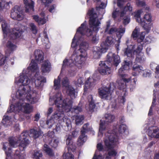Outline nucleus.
Returning <instances> with one entry per match:
<instances>
[{
    "mask_svg": "<svg viewBox=\"0 0 159 159\" xmlns=\"http://www.w3.org/2000/svg\"><path fill=\"white\" fill-rule=\"evenodd\" d=\"M66 93L71 98H75V90L71 86H69L66 88Z\"/></svg>",
    "mask_w": 159,
    "mask_h": 159,
    "instance_id": "a878e982",
    "label": "nucleus"
},
{
    "mask_svg": "<svg viewBox=\"0 0 159 159\" xmlns=\"http://www.w3.org/2000/svg\"><path fill=\"white\" fill-rule=\"evenodd\" d=\"M97 149L99 151H102L103 149V145L101 143H98L97 146Z\"/></svg>",
    "mask_w": 159,
    "mask_h": 159,
    "instance_id": "13d9d810",
    "label": "nucleus"
},
{
    "mask_svg": "<svg viewBox=\"0 0 159 159\" xmlns=\"http://www.w3.org/2000/svg\"><path fill=\"white\" fill-rule=\"evenodd\" d=\"M156 142L155 141H152L151 142L148 144V147L149 148H151L154 144H155Z\"/></svg>",
    "mask_w": 159,
    "mask_h": 159,
    "instance_id": "338daca9",
    "label": "nucleus"
},
{
    "mask_svg": "<svg viewBox=\"0 0 159 159\" xmlns=\"http://www.w3.org/2000/svg\"><path fill=\"white\" fill-rule=\"evenodd\" d=\"M89 47L88 43L82 40L79 45V49L76 51L75 50L72 55L71 62L72 61L73 63L75 62L79 64H82L86 55V51Z\"/></svg>",
    "mask_w": 159,
    "mask_h": 159,
    "instance_id": "423d86ee",
    "label": "nucleus"
},
{
    "mask_svg": "<svg viewBox=\"0 0 159 159\" xmlns=\"http://www.w3.org/2000/svg\"><path fill=\"white\" fill-rule=\"evenodd\" d=\"M92 159H103V157L102 155L99 154L97 156L95 154Z\"/></svg>",
    "mask_w": 159,
    "mask_h": 159,
    "instance_id": "680f3d73",
    "label": "nucleus"
},
{
    "mask_svg": "<svg viewBox=\"0 0 159 159\" xmlns=\"http://www.w3.org/2000/svg\"><path fill=\"white\" fill-rule=\"evenodd\" d=\"M118 130L119 134H123L124 133H128V129L127 126L124 124H121L118 126Z\"/></svg>",
    "mask_w": 159,
    "mask_h": 159,
    "instance_id": "c85d7f7f",
    "label": "nucleus"
},
{
    "mask_svg": "<svg viewBox=\"0 0 159 159\" xmlns=\"http://www.w3.org/2000/svg\"><path fill=\"white\" fill-rule=\"evenodd\" d=\"M88 101L89 105V110L92 111L96 107L95 103V100L93 99V96L91 95H89L88 96Z\"/></svg>",
    "mask_w": 159,
    "mask_h": 159,
    "instance_id": "bb28decb",
    "label": "nucleus"
},
{
    "mask_svg": "<svg viewBox=\"0 0 159 159\" xmlns=\"http://www.w3.org/2000/svg\"><path fill=\"white\" fill-rule=\"evenodd\" d=\"M54 132L53 131H49L48 132V136L50 138H52L54 137Z\"/></svg>",
    "mask_w": 159,
    "mask_h": 159,
    "instance_id": "bf43d9fd",
    "label": "nucleus"
},
{
    "mask_svg": "<svg viewBox=\"0 0 159 159\" xmlns=\"http://www.w3.org/2000/svg\"><path fill=\"white\" fill-rule=\"evenodd\" d=\"M107 61L113 62L114 66L116 67L120 62V57L111 52H109L107 56Z\"/></svg>",
    "mask_w": 159,
    "mask_h": 159,
    "instance_id": "dca6fc26",
    "label": "nucleus"
},
{
    "mask_svg": "<svg viewBox=\"0 0 159 159\" xmlns=\"http://www.w3.org/2000/svg\"><path fill=\"white\" fill-rule=\"evenodd\" d=\"M130 21V17L129 16H125L123 18V23L126 25L129 23Z\"/></svg>",
    "mask_w": 159,
    "mask_h": 159,
    "instance_id": "3c124183",
    "label": "nucleus"
},
{
    "mask_svg": "<svg viewBox=\"0 0 159 159\" xmlns=\"http://www.w3.org/2000/svg\"><path fill=\"white\" fill-rule=\"evenodd\" d=\"M59 143L58 139H53V141L50 143V144L52 148H55L57 147Z\"/></svg>",
    "mask_w": 159,
    "mask_h": 159,
    "instance_id": "79ce46f5",
    "label": "nucleus"
},
{
    "mask_svg": "<svg viewBox=\"0 0 159 159\" xmlns=\"http://www.w3.org/2000/svg\"><path fill=\"white\" fill-rule=\"evenodd\" d=\"M11 17L13 19L20 20L22 19L23 15L22 11L18 6H15L11 10Z\"/></svg>",
    "mask_w": 159,
    "mask_h": 159,
    "instance_id": "4468645a",
    "label": "nucleus"
},
{
    "mask_svg": "<svg viewBox=\"0 0 159 159\" xmlns=\"http://www.w3.org/2000/svg\"><path fill=\"white\" fill-rule=\"evenodd\" d=\"M33 19L37 22L38 23L40 18H39L38 16L37 15H34L33 16Z\"/></svg>",
    "mask_w": 159,
    "mask_h": 159,
    "instance_id": "774afa93",
    "label": "nucleus"
},
{
    "mask_svg": "<svg viewBox=\"0 0 159 159\" xmlns=\"http://www.w3.org/2000/svg\"><path fill=\"white\" fill-rule=\"evenodd\" d=\"M146 32H142L140 34H139V38L140 40H143L145 38V36L146 34Z\"/></svg>",
    "mask_w": 159,
    "mask_h": 159,
    "instance_id": "6e6d98bb",
    "label": "nucleus"
},
{
    "mask_svg": "<svg viewBox=\"0 0 159 159\" xmlns=\"http://www.w3.org/2000/svg\"><path fill=\"white\" fill-rule=\"evenodd\" d=\"M115 118V116L112 115L107 114L105 115V123L106 122L107 124L108 125V123H111L113 122Z\"/></svg>",
    "mask_w": 159,
    "mask_h": 159,
    "instance_id": "c756f323",
    "label": "nucleus"
},
{
    "mask_svg": "<svg viewBox=\"0 0 159 159\" xmlns=\"http://www.w3.org/2000/svg\"><path fill=\"white\" fill-rule=\"evenodd\" d=\"M61 121H62L65 123V126H66L68 128L71 125V122L69 119H66V118L64 117V121L62 120L61 122Z\"/></svg>",
    "mask_w": 159,
    "mask_h": 159,
    "instance_id": "8fccbe9b",
    "label": "nucleus"
},
{
    "mask_svg": "<svg viewBox=\"0 0 159 159\" xmlns=\"http://www.w3.org/2000/svg\"><path fill=\"white\" fill-rule=\"evenodd\" d=\"M130 61H125L122 64V66L118 70L119 75L121 77V81L123 83L121 84V85H119L118 88L119 89L121 90H124L126 87V84L129 82L131 80L130 77H128V75L125 74L124 71L129 69Z\"/></svg>",
    "mask_w": 159,
    "mask_h": 159,
    "instance_id": "6e6552de",
    "label": "nucleus"
},
{
    "mask_svg": "<svg viewBox=\"0 0 159 159\" xmlns=\"http://www.w3.org/2000/svg\"><path fill=\"white\" fill-rule=\"evenodd\" d=\"M30 26L31 28V30L33 34H36L37 33V30L36 26L33 23H30Z\"/></svg>",
    "mask_w": 159,
    "mask_h": 159,
    "instance_id": "de8ad7c7",
    "label": "nucleus"
},
{
    "mask_svg": "<svg viewBox=\"0 0 159 159\" xmlns=\"http://www.w3.org/2000/svg\"><path fill=\"white\" fill-rule=\"evenodd\" d=\"M25 6V11L28 12L34 11V2L31 0H23Z\"/></svg>",
    "mask_w": 159,
    "mask_h": 159,
    "instance_id": "4be33fe9",
    "label": "nucleus"
},
{
    "mask_svg": "<svg viewBox=\"0 0 159 159\" xmlns=\"http://www.w3.org/2000/svg\"><path fill=\"white\" fill-rule=\"evenodd\" d=\"M136 64H134L132 67V74L134 76L138 75L143 69V67L142 66Z\"/></svg>",
    "mask_w": 159,
    "mask_h": 159,
    "instance_id": "393cba45",
    "label": "nucleus"
},
{
    "mask_svg": "<svg viewBox=\"0 0 159 159\" xmlns=\"http://www.w3.org/2000/svg\"><path fill=\"white\" fill-rule=\"evenodd\" d=\"M107 124V123L105 121H103L101 120H100L99 124V131L101 133L102 131L104 130L105 129V125Z\"/></svg>",
    "mask_w": 159,
    "mask_h": 159,
    "instance_id": "a19ab883",
    "label": "nucleus"
},
{
    "mask_svg": "<svg viewBox=\"0 0 159 159\" xmlns=\"http://www.w3.org/2000/svg\"><path fill=\"white\" fill-rule=\"evenodd\" d=\"M46 22V19H44V17L41 18H40L39 21L38 22V23L39 25H43L45 24Z\"/></svg>",
    "mask_w": 159,
    "mask_h": 159,
    "instance_id": "4d7b16f0",
    "label": "nucleus"
},
{
    "mask_svg": "<svg viewBox=\"0 0 159 159\" xmlns=\"http://www.w3.org/2000/svg\"><path fill=\"white\" fill-rule=\"evenodd\" d=\"M140 31V28L138 27H136L132 32L131 37L133 39H136L139 37Z\"/></svg>",
    "mask_w": 159,
    "mask_h": 159,
    "instance_id": "473e14b6",
    "label": "nucleus"
},
{
    "mask_svg": "<svg viewBox=\"0 0 159 159\" xmlns=\"http://www.w3.org/2000/svg\"><path fill=\"white\" fill-rule=\"evenodd\" d=\"M125 27H123L122 26L120 27L118 29L115 28H112L108 31L109 34H112L115 32H116V36L118 40L121 39V37L123 35L125 32Z\"/></svg>",
    "mask_w": 159,
    "mask_h": 159,
    "instance_id": "a211bd4d",
    "label": "nucleus"
},
{
    "mask_svg": "<svg viewBox=\"0 0 159 159\" xmlns=\"http://www.w3.org/2000/svg\"><path fill=\"white\" fill-rule=\"evenodd\" d=\"M113 85V84H112ZM112 83H110L107 84V86H102L98 89V96L103 100H107L111 95V88Z\"/></svg>",
    "mask_w": 159,
    "mask_h": 159,
    "instance_id": "f8f14e48",
    "label": "nucleus"
},
{
    "mask_svg": "<svg viewBox=\"0 0 159 159\" xmlns=\"http://www.w3.org/2000/svg\"><path fill=\"white\" fill-rule=\"evenodd\" d=\"M72 103V100L68 98L62 100L61 97L57 98L54 103L58 109L53 115L52 118L58 121H64V112L70 111Z\"/></svg>",
    "mask_w": 159,
    "mask_h": 159,
    "instance_id": "7ed1b4c3",
    "label": "nucleus"
},
{
    "mask_svg": "<svg viewBox=\"0 0 159 159\" xmlns=\"http://www.w3.org/2000/svg\"><path fill=\"white\" fill-rule=\"evenodd\" d=\"M80 41V40H72L71 44V47L75 48L78 46L79 44V41Z\"/></svg>",
    "mask_w": 159,
    "mask_h": 159,
    "instance_id": "603ef678",
    "label": "nucleus"
},
{
    "mask_svg": "<svg viewBox=\"0 0 159 159\" xmlns=\"http://www.w3.org/2000/svg\"><path fill=\"white\" fill-rule=\"evenodd\" d=\"M52 0H42V2L46 6L49 3H51Z\"/></svg>",
    "mask_w": 159,
    "mask_h": 159,
    "instance_id": "e2e57ef3",
    "label": "nucleus"
},
{
    "mask_svg": "<svg viewBox=\"0 0 159 159\" xmlns=\"http://www.w3.org/2000/svg\"><path fill=\"white\" fill-rule=\"evenodd\" d=\"M6 46L7 48L6 52L9 54H10L17 47L11 41V40H8Z\"/></svg>",
    "mask_w": 159,
    "mask_h": 159,
    "instance_id": "b1692460",
    "label": "nucleus"
},
{
    "mask_svg": "<svg viewBox=\"0 0 159 159\" xmlns=\"http://www.w3.org/2000/svg\"><path fill=\"white\" fill-rule=\"evenodd\" d=\"M142 76L143 77H149L151 74V71L148 70H142Z\"/></svg>",
    "mask_w": 159,
    "mask_h": 159,
    "instance_id": "ea45409f",
    "label": "nucleus"
},
{
    "mask_svg": "<svg viewBox=\"0 0 159 159\" xmlns=\"http://www.w3.org/2000/svg\"><path fill=\"white\" fill-rule=\"evenodd\" d=\"M44 150L45 152L50 156H52L54 155L52 149L49 148L47 144H44Z\"/></svg>",
    "mask_w": 159,
    "mask_h": 159,
    "instance_id": "f704fd0d",
    "label": "nucleus"
},
{
    "mask_svg": "<svg viewBox=\"0 0 159 159\" xmlns=\"http://www.w3.org/2000/svg\"><path fill=\"white\" fill-rule=\"evenodd\" d=\"M46 124L48 125V127L49 128H51L54 125L55 127L54 129H53V130L55 131L56 132H58L60 131L61 129V127L60 125L59 124H57L53 123L52 124H49V120H47L46 121Z\"/></svg>",
    "mask_w": 159,
    "mask_h": 159,
    "instance_id": "7c9ffc66",
    "label": "nucleus"
},
{
    "mask_svg": "<svg viewBox=\"0 0 159 159\" xmlns=\"http://www.w3.org/2000/svg\"><path fill=\"white\" fill-rule=\"evenodd\" d=\"M153 100L152 102V104L151 106V107H154L156 105V97L154 93L153 94Z\"/></svg>",
    "mask_w": 159,
    "mask_h": 159,
    "instance_id": "052dcab7",
    "label": "nucleus"
},
{
    "mask_svg": "<svg viewBox=\"0 0 159 159\" xmlns=\"http://www.w3.org/2000/svg\"><path fill=\"white\" fill-rule=\"evenodd\" d=\"M61 84L62 86L65 87L66 88L67 87L70 86L69 84V80L67 77H65L62 79Z\"/></svg>",
    "mask_w": 159,
    "mask_h": 159,
    "instance_id": "58836bf2",
    "label": "nucleus"
},
{
    "mask_svg": "<svg viewBox=\"0 0 159 159\" xmlns=\"http://www.w3.org/2000/svg\"><path fill=\"white\" fill-rule=\"evenodd\" d=\"M44 54L42 51L40 50H36L34 52V55L35 60L38 63H40L43 61L44 59Z\"/></svg>",
    "mask_w": 159,
    "mask_h": 159,
    "instance_id": "412c9836",
    "label": "nucleus"
},
{
    "mask_svg": "<svg viewBox=\"0 0 159 159\" xmlns=\"http://www.w3.org/2000/svg\"><path fill=\"white\" fill-rule=\"evenodd\" d=\"M107 62L101 61L99 65L100 67L98 68L99 72L102 75L109 74L111 72L110 68L106 65V63Z\"/></svg>",
    "mask_w": 159,
    "mask_h": 159,
    "instance_id": "2eb2a0df",
    "label": "nucleus"
},
{
    "mask_svg": "<svg viewBox=\"0 0 159 159\" xmlns=\"http://www.w3.org/2000/svg\"><path fill=\"white\" fill-rule=\"evenodd\" d=\"M61 78L59 76L57 77V79H55L54 81V86L55 90H58L61 87L60 84Z\"/></svg>",
    "mask_w": 159,
    "mask_h": 159,
    "instance_id": "72a5a7b5",
    "label": "nucleus"
},
{
    "mask_svg": "<svg viewBox=\"0 0 159 159\" xmlns=\"http://www.w3.org/2000/svg\"><path fill=\"white\" fill-rule=\"evenodd\" d=\"M115 42H114L112 40V41L113 42V45L111 46V47L113 46L114 43H115L116 44L115 45V46L116 48V49L117 51H118L119 50V47L120 43V40H115Z\"/></svg>",
    "mask_w": 159,
    "mask_h": 159,
    "instance_id": "864d4df0",
    "label": "nucleus"
},
{
    "mask_svg": "<svg viewBox=\"0 0 159 159\" xmlns=\"http://www.w3.org/2000/svg\"><path fill=\"white\" fill-rule=\"evenodd\" d=\"M106 7V5L105 4L103 3H101V4L98 7H97V10L98 11H99L101 10L103 12L102 13H101L102 15L104 13V10L103 9Z\"/></svg>",
    "mask_w": 159,
    "mask_h": 159,
    "instance_id": "37998d69",
    "label": "nucleus"
},
{
    "mask_svg": "<svg viewBox=\"0 0 159 159\" xmlns=\"http://www.w3.org/2000/svg\"><path fill=\"white\" fill-rule=\"evenodd\" d=\"M159 131V128L156 126H152L149 127L148 129V135L152 138L153 135H155L157 132Z\"/></svg>",
    "mask_w": 159,
    "mask_h": 159,
    "instance_id": "cd10ccee",
    "label": "nucleus"
},
{
    "mask_svg": "<svg viewBox=\"0 0 159 159\" xmlns=\"http://www.w3.org/2000/svg\"><path fill=\"white\" fill-rule=\"evenodd\" d=\"M30 80L28 77L25 75H20V78L18 80V85H19L18 92L19 95L17 97L19 99V101L16 102L14 105L12 104L10 106L7 111V113H11L16 110L23 108L24 112L27 114H29L33 111V107L29 103H25L24 101H26L27 102L31 104H34L37 101L35 97L32 96L28 93V89H30V86L28 85L29 83Z\"/></svg>",
    "mask_w": 159,
    "mask_h": 159,
    "instance_id": "f257e3e1",
    "label": "nucleus"
},
{
    "mask_svg": "<svg viewBox=\"0 0 159 159\" xmlns=\"http://www.w3.org/2000/svg\"><path fill=\"white\" fill-rule=\"evenodd\" d=\"M142 13L143 11L142 10H139L133 13V15L136 21L141 24L147 33H148L152 27V24L151 22H145L142 20V19L140 18V15Z\"/></svg>",
    "mask_w": 159,
    "mask_h": 159,
    "instance_id": "9d476101",
    "label": "nucleus"
},
{
    "mask_svg": "<svg viewBox=\"0 0 159 159\" xmlns=\"http://www.w3.org/2000/svg\"><path fill=\"white\" fill-rule=\"evenodd\" d=\"M88 14L89 16V25L90 29L87 28L86 22L81 24L77 30L76 33L73 40H79L84 35L88 37L91 36L93 31H98L100 28L101 22L93 9L89 10Z\"/></svg>",
    "mask_w": 159,
    "mask_h": 159,
    "instance_id": "f03ea898",
    "label": "nucleus"
},
{
    "mask_svg": "<svg viewBox=\"0 0 159 159\" xmlns=\"http://www.w3.org/2000/svg\"><path fill=\"white\" fill-rule=\"evenodd\" d=\"M11 119V118L8 116H4L3 117V119L2 121V123L5 125L7 122Z\"/></svg>",
    "mask_w": 159,
    "mask_h": 159,
    "instance_id": "c03bdc74",
    "label": "nucleus"
},
{
    "mask_svg": "<svg viewBox=\"0 0 159 159\" xmlns=\"http://www.w3.org/2000/svg\"><path fill=\"white\" fill-rule=\"evenodd\" d=\"M29 135L27 131L23 132L20 135L19 139L20 141L19 145L20 150H15V153L14 155V159H24V157L20 154V151H22L25 150L26 147L29 144L30 141L27 137Z\"/></svg>",
    "mask_w": 159,
    "mask_h": 159,
    "instance_id": "0eeeda50",
    "label": "nucleus"
},
{
    "mask_svg": "<svg viewBox=\"0 0 159 159\" xmlns=\"http://www.w3.org/2000/svg\"><path fill=\"white\" fill-rule=\"evenodd\" d=\"M84 119V118L83 116H77L75 119V123L77 125L80 124Z\"/></svg>",
    "mask_w": 159,
    "mask_h": 159,
    "instance_id": "49530a36",
    "label": "nucleus"
},
{
    "mask_svg": "<svg viewBox=\"0 0 159 159\" xmlns=\"http://www.w3.org/2000/svg\"><path fill=\"white\" fill-rule=\"evenodd\" d=\"M30 134L32 137L34 139L39 138L41 135L40 132L34 129H31L30 130Z\"/></svg>",
    "mask_w": 159,
    "mask_h": 159,
    "instance_id": "2f4dec72",
    "label": "nucleus"
},
{
    "mask_svg": "<svg viewBox=\"0 0 159 159\" xmlns=\"http://www.w3.org/2000/svg\"><path fill=\"white\" fill-rule=\"evenodd\" d=\"M53 108L52 107H50L48 108V111L47 112V115L48 116H49L51 114L52 112L53 111Z\"/></svg>",
    "mask_w": 159,
    "mask_h": 159,
    "instance_id": "0e129e2a",
    "label": "nucleus"
},
{
    "mask_svg": "<svg viewBox=\"0 0 159 159\" xmlns=\"http://www.w3.org/2000/svg\"><path fill=\"white\" fill-rule=\"evenodd\" d=\"M70 111H71L72 112H74L76 114H78L82 111V108L80 106H75L72 108V107H71Z\"/></svg>",
    "mask_w": 159,
    "mask_h": 159,
    "instance_id": "4c0bfd02",
    "label": "nucleus"
},
{
    "mask_svg": "<svg viewBox=\"0 0 159 159\" xmlns=\"http://www.w3.org/2000/svg\"><path fill=\"white\" fill-rule=\"evenodd\" d=\"M89 124L87 123L84 124L81 128L80 133L79 139H80L82 142H85L87 136L85 134L90 130V128L89 127Z\"/></svg>",
    "mask_w": 159,
    "mask_h": 159,
    "instance_id": "f3484780",
    "label": "nucleus"
},
{
    "mask_svg": "<svg viewBox=\"0 0 159 159\" xmlns=\"http://www.w3.org/2000/svg\"><path fill=\"white\" fill-rule=\"evenodd\" d=\"M34 118H35V119L34 120V121H38L39 120L40 118L39 114H36L34 116Z\"/></svg>",
    "mask_w": 159,
    "mask_h": 159,
    "instance_id": "69168bd1",
    "label": "nucleus"
},
{
    "mask_svg": "<svg viewBox=\"0 0 159 159\" xmlns=\"http://www.w3.org/2000/svg\"><path fill=\"white\" fill-rule=\"evenodd\" d=\"M113 45L112 40H105L101 43L100 47H94L93 51L94 58L97 59L100 58L101 54L106 52Z\"/></svg>",
    "mask_w": 159,
    "mask_h": 159,
    "instance_id": "1a4fd4ad",
    "label": "nucleus"
},
{
    "mask_svg": "<svg viewBox=\"0 0 159 159\" xmlns=\"http://www.w3.org/2000/svg\"><path fill=\"white\" fill-rule=\"evenodd\" d=\"M108 139L104 141L105 146L108 149H111L114 148V145L118 141V137L114 134L109 133Z\"/></svg>",
    "mask_w": 159,
    "mask_h": 159,
    "instance_id": "ddd939ff",
    "label": "nucleus"
},
{
    "mask_svg": "<svg viewBox=\"0 0 159 159\" xmlns=\"http://www.w3.org/2000/svg\"><path fill=\"white\" fill-rule=\"evenodd\" d=\"M131 45L132 46L131 49L127 48L124 50L125 55L130 58L131 60L134 58V55H136V57L134 62L135 63H143L144 62V59L143 53L141 52L143 47L142 45L140 44L138 45L137 48L135 49H134L136 46L135 45Z\"/></svg>",
    "mask_w": 159,
    "mask_h": 159,
    "instance_id": "39448f33",
    "label": "nucleus"
},
{
    "mask_svg": "<svg viewBox=\"0 0 159 159\" xmlns=\"http://www.w3.org/2000/svg\"><path fill=\"white\" fill-rule=\"evenodd\" d=\"M9 4V3L8 2H7L5 4V2L0 0V10H2L5 5L6 6V7L7 8H9V7L8 6Z\"/></svg>",
    "mask_w": 159,
    "mask_h": 159,
    "instance_id": "a18cd8bd",
    "label": "nucleus"
},
{
    "mask_svg": "<svg viewBox=\"0 0 159 159\" xmlns=\"http://www.w3.org/2000/svg\"><path fill=\"white\" fill-rule=\"evenodd\" d=\"M0 22L1 23L2 30L4 38L8 36V39H20L22 33L26 29L25 26H21L19 28L10 29L9 25L1 15Z\"/></svg>",
    "mask_w": 159,
    "mask_h": 159,
    "instance_id": "20e7f679",
    "label": "nucleus"
},
{
    "mask_svg": "<svg viewBox=\"0 0 159 159\" xmlns=\"http://www.w3.org/2000/svg\"><path fill=\"white\" fill-rule=\"evenodd\" d=\"M41 69L42 72L43 73L48 72L50 71L51 69V65L48 60L44 61L42 64Z\"/></svg>",
    "mask_w": 159,
    "mask_h": 159,
    "instance_id": "5701e85b",
    "label": "nucleus"
},
{
    "mask_svg": "<svg viewBox=\"0 0 159 159\" xmlns=\"http://www.w3.org/2000/svg\"><path fill=\"white\" fill-rule=\"evenodd\" d=\"M9 143H5L3 145L2 149L5 151L6 155V159L11 158V154L12 152L11 147H14L16 145L17 143L13 137H10L8 139Z\"/></svg>",
    "mask_w": 159,
    "mask_h": 159,
    "instance_id": "9b49d317",
    "label": "nucleus"
},
{
    "mask_svg": "<svg viewBox=\"0 0 159 159\" xmlns=\"http://www.w3.org/2000/svg\"><path fill=\"white\" fill-rule=\"evenodd\" d=\"M30 65L31 66L30 67V69L32 72V74H33L34 77L35 78H38V76L39 75V71L37 64L36 62L33 59L32 60Z\"/></svg>",
    "mask_w": 159,
    "mask_h": 159,
    "instance_id": "aec40b11",
    "label": "nucleus"
},
{
    "mask_svg": "<svg viewBox=\"0 0 159 159\" xmlns=\"http://www.w3.org/2000/svg\"><path fill=\"white\" fill-rule=\"evenodd\" d=\"M6 61V59L0 53V65H4Z\"/></svg>",
    "mask_w": 159,
    "mask_h": 159,
    "instance_id": "09e8293b",
    "label": "nucleus"
},
{
    "mask_svg": "<svg viewBox=\"0 0 159 159\" xmlns=\"http://www.w3.org/2000/svg\"><path fill=\"white\" fill-rule=\"evenodd\" d=\"M117 154V152L114 149L109 151L107 154L109 156H116Z\"/></svg>",
    "mask_w": 159,
    "mask_h": 159,
    "instance_id": "5fc2aeb1",
    "label": "nucleus"
},
{
    "mask_svg": "<svg viewBox=\"0 0 159 159\" xmlns=\"http://www.w3.org/2000/svg\"><path fill=\"white\" fill-rule=\"evenodd\" d=\"M75 146H74V148L72 149H70L69 151L68 147V152L66 154L65 159H74V156L73 154L70 153L71 151L73 152L75 149Z\"/></svg>",
    "mask_w": 159,
    "mask_h": 159,
    "instance_id": "e433bc0d",
    "label": "nucleus"
},
{
    "mask_svg": "<svg viewBox=\"0 0 159 159\" xmlns=\"http://www.w3.org/2000/svg\"><path fill=\"white\" fill-rule=\"evenodd\" d=\"M142 20L143 22H152V16L150 13H147L144 15Z\"/></svg>",
    "mask_w": 159,
    "mask_h": 159,
    "instance_id": "c9c22d12",
    "label": "nucleus"
},
{
    "mask_svg": "<svg viewBox=\"0 0 159 159\" xmlns=\"http://www.w3.org/2000/svg\"><path fill=\"white\" fill-rule=\"evenodd\" d=\"M77 132L75 131H74L72 132L71 135H69L66 140V144L68 146V150L70 149H72L74 148V146H75V143H74L72 140L73 137H75L77 135Z\"/></svg>",
    "mask_w": 159,
    "mask_h": 159,
    "instance_id": "6ab92c4d",
    "label": "nucleus"
}]
</instances>
